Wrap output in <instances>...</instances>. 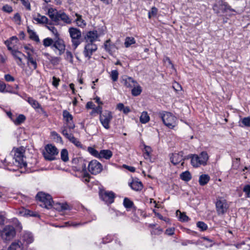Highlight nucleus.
<instances>
[{"mask_svg": "<svg viewBox=\"0 0 250 250\" xmlns=\"http://www.w3.org/2000/svg\"><path fill=\"white\" fill-rule=\"evenodd\" d=\"M24 152L25 148L23 146L14 148L11 151V155L6 156L2 161L5 168L11 171H15L17 169L12 168V167L15 166L18 168L26 167L27 163L24 161Z\"/></svg>", "mask_w": 250, "mask_h": 250, "instance_id": "f257e3e1", "label": "nucleus"}, {"mask_svg": "<svg viewBox=\"0 0 250 250\" xmlns=\"http://www.w3.org/2000/svg\"><path fill=\"white\" fill-rule=\"evenodd\" d=\"M158 115L163 124L168 128L173 129L177 125V118L171 112L162 111L158 113Z\"/></svg>", "mask_w": 250, "mask_h": 250, "instance_id": "f03ea898", "label": "nucleus"}, {"mask_svg": "<svg viewBox=\"0 0 250 250\" xmlns=\"http://www.w3.org/2000/svg\"><path fill=\"white\" fill-rule=\"evenodd\" d=\"M16 231L13 226L8 225L4 226L0 230V236L5 243L12 240L16 236Z\"/></svg>", "mask_w": 250, "mask_h": 250, "instance_id": "7ed1b4c3", "label": "nucleus"}, {"mask_svg": "<svg viewBox=\"0 0 250 250\" xmlns=\"http://www.w3.org/2000/svg\"><path fill=\"white\" fill-rule=\"evenodd\" d=\"M191 164L194 167H198L200 165H205L208 159L207 152L203 151L199 155L194 154L190 156Z\"/></svg>", "mask_w": 250, "mask_h": 250, "instance_id": "20e7f679", "label": "nucleus"}, {"mask_svg": "<svg viewBox=\"0 0 250 250\" xmlns=\"http://www.w3.org/2000/svg\"><path fill=\"white\" fill-rule=\"evenodd\" d=\"M69 33L71 39L72 46L74 50H75L81 43V31L76 28L70 27L69 29Z\"/></svg>", "mask_w": 250, "mask_h": 250, "instance_id": "39448f33", "label": "nucleus"}, {"mask_svg": "<svg viewBox=\"0 0 250 250\" xmlns=\"http://www.w3.org/2000/svg\"><path fill=\"white\" fill-rule=\"evenodd\" d=\"M37 200L42 203L41 206L49 208L53 206V200L51 196L48 194H46L43 192H39L36 195Z\"/></svg>", "mask_w": 250, "mask_h": 250, "instance_id": "423d86ee", "label": "nucleus"}, {"mask_svg": "<svg viewBox=\"0 0 250 250\" xmlns=\"http://www.w3.org/2000/svg\"><path fill=\"white\" fill-rule=\"evenodd\" d=\"M62 115L65 121V124L61 127V132L62 131L64 127H65L67 131L71 132V130L73 129L75 127L73 121V116L66 110L63 111Z\"/></svg>", "mask_w": 250, "mask_h": 250, "instance_id": "0eeeda50", "label": "nucleus"}, {"mask_svg": "<svg viewBox=\"0 0 250 250\" xmlns=\"http://www.w3.org/2000/svg\"><path fill=\"white\" fill-rule=\"evenodd\" d=\"M112 119V113L109 110H105L99 117L100 123L103 127L106 129L110 128L109 124Z\"/></svg>", "mask_w": 250, "mask_h": 250, "instance_id": "6e6552de", "label": "nucleus"}, {"mask_svg": "<svg viewBox=\"0 0 250 250\" xmlns=\"http://www.w3.org/2000/svg\"><path fill=\"white\" fill-rule=\"evenodd\" d=\"M217 213L218 215L224 214L229 208L227 201L221 197H218L215 203Z\"/></svg>", "mask_w": 250, "mask_h": 250, "instance_id": "1a4fd4ad", "label": "nucleus"}, {"mask_svg": "<svg viewBox=\"0 0 250 250\" xmlns=\"http://www.w3.org/2000/svg\"><path fill=\"white\" fill-rule=\"evenodd\" d=\"M45 152L43 153V156L45 160L52 161L55 160V156L58 154L57 148L51 144L46 145L45 147Z\"/></svg>", "mask_w": 250, "mask_h": 250, "instance_id": "9d476101", "label": "nucleus"}, {"mask_svg": "<svg viewBox=\"0 0 250 250\" xmlns=\"http://www.w3.org/2000/svg\"><path fill=\"white\" fill-rule=\"evenodd\" d=\"M102 169L103 166L98 161L94 160L89 163L88 170L91 174L96 175L100 173Z\"/></svg>", "mask_w": 250, "mask_h": 250, "instance_id": "9b49d317", "label": "nucleus"}, {"mask_svg": "<svg viewBox=\"0 0 250 250\" xmlns=\"http://www.w3.org/2000/svg\"><path fill=\"white\" fill-rule=\"evenodd\" d=\"M51 48L52 49L54 48L56 49H57L59 51V55H61L64 52L65 50V45L63 41L58 37L55 39Z\"/></svg>", "mask_w": 250, "mask_h": 250, "instance_id": "f8f14e48", "label": "nucleus"}, {"mask_svg": "<svg viewBox=\"0 0 250 250\" xmlns=\"http://www.w3.org/2000/svg\"><path fill=\"white\" fill-rule=\"evenodd\" d=\"M97 50V45L93 43H88L84 47L83 55L88 60L91 58L93 53Z\"/></svg>", "mask_w": 250, "mask_h": 250, "instance_id": "ddd939ff", "label": "nucleus"}, {"mask_svg": "<svg viewBox=\"0 0 250 250\" xmlns=\"http://www.w3.org/2000/svg\"><path fill=\"white\" fill-rule=\"evenodd\" d=\"M62 134L70 142L74 144L76 146L78 147H82V145L79 140L74 137L73 135L71 132L67 131L65 127L63 128L62 131Z\"/></svg>", "mask_w": 250, "mask_h": 250, "instance_id": "4468645a", "label": "nucleus"}, {"mask_svg": "<svg viewBox=\"0 0 250 250\" xmlns=\"http://www.w3.org/2000/svg\"><path fill=\"white\" fill-rule=\"evenodd\" d=\"M213 9L217 14H219L220 11L222 13H225L228 10L230 11H234V10L232 9L231 7L228 4L227 2H222L221 4L219 6V8L217 4H214L213 6Z\"/></svg>", "mask_w": 250, "mask_h": 250, "instance_id": "2eb2a0df", "label": "nucleus"}, {"mask_svg": "<svg viewBox=\"0 0 250 250\" xmlns=\"http://www.w3.org/2000/svg\"><path fill=\"white\" fill-rule=\"evenodd\" d=\"M101 198L105 204L110 205L114 202L115 194L112 191H104L100 194Z\"/></svg>", "mask_w": 250, "mask_h": 250, "instance_id": "dca6fc26", "label": "nucleus"}, {"mask_svg": "<svg viewBox=\"0 0 250 250\" xmlns=\"http://www.w3.org/2000/svg\"><path fill=\"white\" fill-rule=\"evenodd\" d=\"M183 152L172 153L170 157V162L174 165H176L184 161Z\"/></svg>", "mask_w": 250, "mask_h": 250, "instance_id": "f3484780", "label": "nucleus"}, {"mask_svg": "<svg viewBox=\"0 0 250 250\" xmlns=\"http://www.w3.org/2000/svg\"><path fill=\"white\" fill-rule=\"evenodd\" d=\"M98 38V32L96 30L90 31L87 32L85 39L89 43H93V42L97 40Z\"/></svg>", "mask_w": 250, "mask_h": 250, "instance_id": "a211bd4d", "label": "nucleus"}, {"mask_svg": "<svg viewBox=\"0 0 250 250\" xmlns=\"http://www.w3.org/2000/svg\"><path fill=\"white\" fill-rule=\"evenodd\" d=\"M122 83L125 86L129 88H133L137 84V82L130 77L123 79Z\"/></svg>", "mask_w": 250, "mask_h": 250, "instance_id": "6ab92c4d", "label": "nucleus"}, {"mask_svg": "<svg viewBox=\"0 0 250 250\" xmlns=\"http://www.w3.org/2000/svg\"><path fill=\"white\" fill-rule=\"evenodd\" d=\"M11 53L15 59H18L19 60V62H17V64L19 65H21V64L23 63L22 57L25 56V55L16 49L12 50Z\"/></svg>", "mask_w": 250, "mask_h": 250, "instance_id": "aec40b11", "label": "nucleus"}, {"mask_svg": "<svg viewBox=\"0 0 250 250\" xmlns=\"http://www.w3.org/2000/svg\"><path fill=\"white\" fill-rule=\"evenodd\" d=\"M113 155L112 151L109 149H103L100 151V156L99 158H104L106 160L109 159Z\"/></svg>", "mask_w": 250, "mask_h": 250, "instance_id": "412c9836", "label": "nucleus"}, {"mask_svg": "<svg viewBox=\"0 0 250 250\" xmlns=\"http://www.w3.org/2000/svg\"><path fill=\"white\" fill-rule=\"evenodd\" d=\"M131 188L135 191H140L143 188V184L141 182L136 180H133L131 183L129 184Z\"/></svg>", "mask_w": 250, "mask_h": 250, "instance_id": "4be33fe9", "label": "nucleus"}, {"mask_svg": "<svg viewBox=\"0 0 250 250\" xmlns=\"http://www.w3.org/2000/svg\"><path fill=\"white\" fill-rule=\"evenodd\" d=\"M8 248L9 250H22V244L19 240L15 241L11 244Z\"/></svg>", "mask_w": 250, "mask_h": 250, "instance_id": "5701e85b", "label": "nucleus"}, {"mask_svg": "<svg viewBox=\"0 0 250 250\" xmlns=\"http://www.w3.org/2000/svg\"><path fill=\"white\" fill-rule=\"evenodd\" d=\"M58 13L55 9L50 8L48 10V15L51 20L55 22L58 21Z\"/></svg>", "mask_w": 250, "mask_h": 250, "instance_id": "b1692460", "label": "nucleus"}, {"mask_svg": "<svg viewBox=\"0 0 250 250\" xmlns=\"http://www.w3.org/2000/svg\"><path fill=\"white\" fill-rule=\"evenodd\" d=\"M26 101L35 109H38L41 107L38 102L32 97H28Z\"/></svg>", "mask_w": 250, "mask_h": 250, "instance_id": "393cba45", "label": "nucleus"}, {"mask_svg": "<svg viewBox=\"0 0 250 250\" xmlns=\"http://www.w3.org/2000/svg\"><path fill=\"white\" fill-rule=\"evenodd\" d=\"M57 17L58 21L61 20L66 23H70L71 22V21L69 17L64 12L59 13Z\"/></svg>", "mask_w": 250, "mask_h": 250, "instance_id": "a878e982", "label": "nucleus"}, {"mask_svg": "<svg viewBox=\"0 0 250 250\" xmlns=\"http://www.w3.org/2000/svg\"><path fill=\"white\" fill-rule=\"evenodd\" d=\"M176 215L178 216L179 220L183 222H188L189 220L188 217L184 212H181L180 210L176 211Z\"/></svg>", "mask_w": 250, "mask_h": 250, "instance_id": "bb28decb", "label": "nucleus"}, {"mask_svg": "<svg viewBox=\"0 0 250 250\" xmlns=\"http://www.w3.org/2000/svg\"><path fill=\"white\" fill-rule=\"evenodd\" d=\"M210 177L207 174H202L200 176L199 179V183L201 186L206 185L209 181Z\"/></svg>", "mask_w": 250, "mask_h": 250, "instance_id": "cd10ccee", "label": "nucleus"}, {"mask_svg": "<svg viewBox=\"0 0 250 250\" xmlns=\"http://www.w3.org/2000/svg\"><path fill=\"white\" fill-rule=\"evenodd\" d=\"M34 20L36 21L39 23H47L48 19L44 16H41L38 14L37 17H34Z\"/></svg>", "mask_w": 250, "mask_h": 250, "instance_id": "c85d7f7f", "label": "nucleus"}, {"mask_svg": "<svg viewBox=\"0 0 250 250\" xmlns=\"http://www.w3.org/2000/svg\"><path fill=\"white\" fill-rule=\"evenodd\" d=\"M150 120L149 116L146 111H143L140 117V121L142 124H146Z\"/></svg>", "mask_w": 250, "mask_h": 250, "instance_id": "c756f323", "label": "nucleus"}, {"mask_svg": "<svg viewBox=\"0 0 250 250\" xmlns=\"http://www.w3.org/2000/svg\"><path fill=\"white\" fill-rule=\"evenodd\" d=\"M239 124V125L241 127H250V117L249 116L241 119Z\"/></svg>", "mask_w": 250, "mask_h": 250, "instance_id": "7c9ffc66", "label": "nucleus"}, {"mask_svg": "<svg viewBox=\"0 0 250 250\" xmlns=\"http://www.w3.org/2000/svg\"><path fill=\"white\" fill-rule=\"evenodd\" d=\"M27 64L32 70H35L37 68V63L34 58H29V60L27 61Z\"/></svg>", "mask_w": 250, "mask_h": 250, "instance_id": "2f4dec72", "label": "nucleus"}, {"mask_svg": "<svg viewBox=\"0 0 250 250\" xmlns=\"http://www.w3.org/2000/svg\"><path fill=\"white\" fill-rule=\"evenodd\" d=\"M132 88L131 94L134 96L139 95L142 91L141 87L138 83Z\"/></svg>", "mask_w": 250, "mask_h": 250, "instance_id": "473e14b6", "label": "nucleus"}, {"mask_svg": "<svg viewBox=\"0 0 250 250\" xmlns=\"http://www.w3.org/2000/svg\"><path fill=\"white\" fill-rule=\"evenodd\" d=\"M117 109L119 111H123L125 114H127L130 112V108L128 106H125L122 103L117 104Z\"/></svg>", "mask_w": 250, "mask_h": 250, "instance_id": "72a5a7b5", "label": "nucleus"}, {"mask_svg": "<svg viewBox=\"0 0 250 250\" xmlns=\"http://www.w3.org/2000/svg\"><path fill=\"white\" fill-rule=\"evenodd\" d=\"M180 177L182 180L186 182L189 181L191 179V175L188 171L182 172Z\"/></svg>", "mask_w": 250, "mask_h": 250, "instance_id": "f704fd0d", "label": "nucleus"}, {"mask_svg": "<svg viewBox=\"0 0 250 250\" xmlns=\"http://www.w3.org/2000/svg\"><path fill=\"white\" fill-rule=\"evenodd\" d=\"M28 33L29 34L30 38L35 41L37 42H40L39 36L37 35L36 33L34 31L28 29L27 30Z\"/></svg>", "mask_w": 250, "mask_h": 250, "instance_id": "c9c22d12", "label": "nucleus"}, {"mask_svg": "<svg viewBox=\"0 0 250 250\" xmlns=\"http://www.w3.org/2000/svg\"><path fill=\"white\" fill-rule=\"evenodd\" d=\"M76 16L77 17V19H76V22L77 24V25L83 27L86 25V22L85 21L82 19V16L76 13L75 14Z\"/></svg>", "mask_w": 250, "mask_h": 250, "instance_id": "e433bc0d", "label": "nucleus"}, {"mask_svg": "<svg viewBox=\"0 0 250 250\" xmlns=\"http://www.w3.org/2000/svg\"><path fill=\"white\" fill-rule=\"evenodd\" d=\"M21 214H23L24 216H29L36 217L38 216V214L35 212L30 210L29 209H25L23 208L22 211L20 212Z\"/></svg>", "mask_w": 250, "mask_h": 250, "instance_id": "4c0bfd02", "label": "nucleus"}, {"mask_svg": "<svg viewBox=\"0 0 250 250\" xmlns=\"http://www.w3.org/2000/svg\"><path fill=\"white\" fill-rule=\"evenodd\" d=\"M135 43L136 41L133 37H127L125 39V47L127 48Z\"/></svg>", "mask_w": 250, "mask_h": 250, "instance_id": "58836bf2", "label": "nucleus"}, {"mask_svg": "<svg viewBox=\"0 0 250 250\" xmlns=\"http://www.w3.org/2000/svg\"><path fill=\"white\" fill-rule=\"evenodd\" d=\"M26 117L24 115L20 114L13 122L16 125H20L23 123Z\"/></svg>", "mask_w": 250, "mask_h": 250, "instance_id": "ea45409f", "label": "nucleus"}, {"mask_svg": "<svg viewBox=\"0 0 250 250\" xmlns=\"http://www.w3.org/2000/svg\"><path fill=\"white\" fill-rule=\"evenodd\" d=\"M54 40L50 38H46L44 39L43 41V45L44 47H47L49 46H52L54 43Z\"/></svg>", "mask_w": 250, "mask_h": 250, "instance_id": "a19ab883", "label": "nucleus"}, {"mask_svg": "<svg viewBox=\"0 0 250 250\" xmlns=\"http://www.w3.org/2000/svg\"><path fill=\"white\" fill-rule=\"evenodd\" d=\"M61 159L63 162H67L68 161V153L66 149H63L61 152Z\"/></svg>", "mask_w": 250, "mask_h": 250, "instance_id": "79ce46f5", "label": "nucleus"}, {"mask_svg": "<svg viewBox=\"0 0 250 250\" xmlns=\"http://www.w3.org/2000/svg\"><path fill=\"white\" fill-rule=\"evenodd\" d=\"M88 152L93 156L99 158L100 156V152H99L96 149L92 147H88L87 148Z\"/></svg>", "mask_w": 250, "mask_h": 250, "instance_id": "37998d69", "label": "nucleus"}, {"mask_svg": "<svg viewBox=\"0 0 250 250\" xmlns=\"http://www.w3.org/2000/svg\"><path fill=\"white\" fill-rule=\"evenodd\" d=\"M123 204L124 207L127 209L131 208L133 206V202L127 198L124 199Z\"/></svg>", "mask_w": 250, "mask_h": 250, "instance_id": "c03bdc74", "label": "nucleus"}, {"mask_svg": "<svg viewBox=\"0 0 250 250\" xmlns=\"http://www.w3.org/2000/svg\"><path fill=\"white\" fill-rule=\"evenodd\" d=\"M151 153V148L149 146H145L144 157L146 159H149L150 158V154Z\"/></svg>", "mask_w": 250, "mask_h": 250, "instance_id": "a18cd8bd", "label": "nucleus"}, {"mask_svg": "<svg viewBox=\"0 0 250 250\" xmlns=\"http://www.w3.org/2000/svg\"><path fill=\"white\" fill-rule=\"evenodd\" d=\"M240 158H235L232 160V168L233 169L237 170L239 168V166L240 165Z\"/></svg>", "mask_w": 250, "mask_h": 250, "instance_id": "49530a36", "label": "nucleus"}, {"mask_svg": "<svg viewBox=\"0 0 250 250\" xmlns=\"http://www.w3.org/2000/svg\"><path fill=\"white\" fill-rule=\"evenodd\" d=\"M158 12V9L155 7H152L150 11L148 13V17L149 19H151L152 17L156 16Z\"/></svg>", "mask_w": 250, "mask_h": 250, "instance_id": "de8ad7c7", "label": "nucleus"}, {"mask_svg": "<svg viewBox=\"0 0 250 250\" xmlns=\"http://www.w3.org/2000/svg\"><path fill=\"white\" fill-rule=\"evenodd\" d=\"M94 113L100 114V115L102 114V107L100 105L96 107L95 106L90 113V114L93 115Z\"/></svg>", "mask_w": 250, "mask_h": 250, "instance_id": "09e8293b", "label": "nucleus"}, {"mask_svg": "<svg viewBox=\"0 0 250 250\" xmlns=\"http://www.w3.org/2000/svg\"><path fill=\"white\" fill-rule=\"evenodd\" d=\"M197 226L201 230L204 231L208 229L207 225L203 222L199 221L197 223Z\"/></svg>", "mask_w": 250, "mask_h": 250, "instance_id": "8fccbe9b", "label": "nucleus"}, {"mask_svg": "<svg viewBox=\"0 0 250 250\" xmlns=\"http://www.w3.org/2000/svg\"><path fill=\"white\" fill-rule=\"evenodd\" d=\"M119 73L117 70H113L111 71L110 77L113 82H116L118 80Z\"/></svg>", "mask_w": 250, "mask_h": 250, "instance_id": "3c124183", "label": "nucleus"}, {"mask_svg": "<svg viewBox=\"0 0 250 250\" xmlns=\"http://www.w3.org/2000/svg\"><path fill=\"white\" fill-rule=\"evenodd\" d=\"M47 28L54 35L55 38L59 37L57 29L53 25L47 26Z\"/></svg>", "mask_w": 250, "mask_h": 250, "instance_id": "603ef678", "label": "nucleus"}, {"mask_svg": "<svg viewBox=\"0 0 250 250\" xmlns=\"http://www.w3.org/2000/svg\"><path fill=\"white\" fill-rule=\"evenodd\" d=\"M24 239L27 243H31L33 242L34 238L31 234L26 233L24 235Z\"/></svg>", "mask_w": 250, "mask_h": 250, "instance_id": "864d4df0", "label": "nucleus"}, {"mask_svg": "<svg viewBox=\"0 0 250 250\" xmlns=\"http://www.w3.org/2000/svg\"><path fill=\"white\" fill-rule=\"evenodd\" d=\"M243 191L245 193L247 197H250V185H246L244 186Z\"/></svg>", "mask_w": 250, "mask_h": 250, "instance_id": "5fc2aeb1", "label": "nucleus"}, {"mask_svg": "<svg viewBox=\"0 0 250 250\" xmlns=\"http://www.w3.org/2000/svg\"><path fill=\"white\" fill-rule=\"evenodd\" d=\"M2 10L8 13H10L13 11L12 7L9 5H5L2 7Z\"/></svg>", "mask_w": 250, "mask_h": 250, "instance_id": "6e6d98bb", "label": "nucleus"}, {"mask_svg": "<svg viewBox=\"0 0 250 250\" xmlns=\"http://www.w3.org/2000/svg\"><path fill=\"white\" fill-rule=\"evenodd\" d=\"M73 55L71 52L67 51L66 52V59L71 63H73Z\"/></svg>", "mask_w": 250, "mask_h": 250, "instance_id": "4d7b16f0", "label": "nucleus"}, {"mask_svg": "<svg viewBox=\"0 0 250 250\" xmlns=\"http://www.w3.org/2000/svg\"><path fill=\"white\" fill-rule=\"evenodd\" d=\"M6 85L4 83L0 81V92H8L7 90H6Z\"/></svg>", "mask_w": 250, "mask_h": 250, "instance_id": "13d9d810", "label": "nucleus"}, {"mask_svg": "<svg viewBox=\"0 0 250 250\" xmlns=\"http://www.w3.org/2000/svg\"><path fill=\"white\" fill-rule=\"evenodd\" d=\"M22 3L28 10H31L30 4L28 0H21Z\"/></svg>", "mask_w": 250, "mask_h": 250, "instance_id": "bf43d9fd", "label": "nucleus"}, {"mask_svg": "<svg viewBox=\"0 0 250 250\" xmlns=\"http://www.w3.org/2000/svg\"><path fill=\"white\" fill-rule=\"evenodd\" d=\"M4 79L7 82H14L15 81V78L9 74L4 75Z\"/></svg>", "mask_w": 250, "mask_h": 250, "instance_id": "052dcab7", "label": "nucleus"}, {"mask_svg": "<svg viewBox=\"0 0 250 250\" xmlns=\"http://www.w3.org/2000/svg\"><path fill=\"white\" fill-rule=\"evenodd\" d=\"M13 19L15 22H17L18 24H20L21 21V18L19 13H16L15 14Z\"/></svg>", "mask_w": 250, "mask_h": 250, "instance_id": "680f3d73", "label": "nucleus"}, {"mask_svg": "<svg viewBox=\"0 0 250 250\" xmlns=\"http://www.w3.org/2000/svg\"><path fill=\"white\" fill-rule=\"evenodd\" d=\"M11 43L12 42L10 40H7L4 42V44L6 45L8 50H9L10 52H11L12 50H14L11 46Z\"/></svg>", "mask_w": 250, "mask_h": 250, "instance_id": "e2e57ef3", "label": "nucleus"}, {"mask_svg": "<svg viewBox=\"0 0 250 250\" xmlns=\"http://www.w3.org/2000/svg\"><path fill=\"white\" fill-rule=\"evenodd\" d=\"M59 82H60L59 79L57 78L55 76H54L53 77L52 84L54 86H55V87H57L59 84Z\"/></svg>", "mask_w": 250, "mask_h": 250, "instance_id": "0e129e2a", "label": "nucleus"}, {"mask_svg": "<svg viewBox=\"0 0 250 250\" xmlns=\"http://www.w3.org/2000/svg\"><path fill=\"white\" fill-rule=\"evenodd\" d=\"M175 229L173 228H168L166 230V234L168 235L171 236L174 233Z\"/></svg>", "mask_w": 250, "mask_h": 250, "instance_id": "69168bd1", "label": "nucleus"}, {"mask_svg": "<svg viewBox=\"0 0 250 250\" xmlns=\"http://www.w3.org/2000/svg\"><path fill=\"white\" fill-rule=\"evenodd\" d=\"M112 236L110 235H108L106 237L104 238L103 239V243H106L110 242L112 240Z\"/></svg>", "mask_w": 250, "mask_h": 250, "instance_id": "338daca9", "label": "nucleus"}, {"mask_svg": "<svg viewBox=\"0 0 250 250\" xmlns=\"http://www.w3.org/2000/svg\"><path fill=\"white\" fill-rule=\"evenodd\" d=\"M162 231V229L160 228H158L155 229L154 230H153L152 231H151V234H159L161 233Z\"/></svg>", "mask_w": 250, "mask_h": 250, "instance_id": "774afa93", "label": "nucleus"}]
</instances>
